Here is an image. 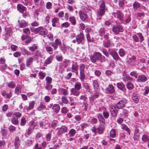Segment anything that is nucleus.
<instances>
[{
    "label": "nucleus",
    "instance_id": "obj_33",
    "mask_svg": "<svg viewBox=\"0 0 149 149\" xmlns=\"http://www.w3.org/2000/svg\"><path fill=\"white\" fill-rule=\"evenodd\" d=\"M122 129L126 131L129 134V135L130 134V130L128 128V127L125 124H122L121 125Z\"/></svg>",
    "mask_w": 149,
    "mask_h": 149
},
{
    "label": "nucleus",
    "instance_id": "obj_46",
    "mask_svg": "<svg viewBox=\"0 0 149 149\" xmlns=\"http://www.w3.org/2000/svg\"><path fill=\"white\" fill-rule=\"evenodd\" d=\"M126 86L128 89L129 90H131L134 88V86L133 84L129 82L126 84Z\"/></svg>",
    "mask_w": 149,
    "mask_h": 149
},
{
    "label": "nucleus",
    "instance_id": "obj_35",
    "mask_svg": "<svg viewBox=\"0 0 149 149\" xmlns=\"http://www.w3.org/2000/svg\"><path fill=\"white\" fill-rule=\"evenodd\" d=\"M102 108L104 110L103 112V114L104 117L106 119L108 118L109 116L108 112L106 110L105 107H103Z\"/></svg>",
    "mask_w": 149,
    "mask_h": 149
},
{
    "label": "nucleus",
    "instance_id": "obj_61",
    "mask_svg": "<svg viewBox=\"0 0 149 149\" xmlns=\"http://www.w3.org/2000/svg\"><path fill=\"white\" fill-rule=\"evenodd\" d=\"M61 100L62 102L65 104H67L68 103V101L67 100L66 97L65 96H63L61 97Z\"/></svg>",
    "mask_w": 149,
    "mask_h": 149
},
{
    "label": "nucleus",
    "instance_id": "obj_45",
    "mask_svg": "<svg viewBox=\"0 0 149 149\" xmlns=\"http://www.w3.org/2000/svg\"><path fill=\"white\" fill-rule=\"evenodd\" d=\"M6 84L8 87L11 88H14L15 86V85L14 84V83L13 81L7 83Z\"/></svg>",
    "mask_w": 149,
    "mask_h": 149
},
{
    "label": "nucleus",
    "instance_id": "obj_16",
    "mask_svg": "<svg viewBox=\"0 0 149 149\" xmlns=\"http://www.w3.org/2000/svg\"><path fill=\"white\" fill-rule=\"evenodd\" d=\"M52 109L56 113H58L60 110V106L58 104H54L52 107Z\"/></svg>",
    "mask_w": 149,
    "mask_h": 149
},
{
    "label": "nucleus",
    "instance_id": "obj_44",
    "mask_svg": "<svg viewBox=\"0 0 149 149\" xmlns=\"http://www.w3.org/2000/svg\"><path fill=\"white\" fill-rule=\"evenodd\" d=\"M83 87L86 90H88L89 92H90L91 91V89L90 88V87L88 86V84L87 83H84L82 84Z\"/></svg>",
    "mask_w": 149,
    "mask_h": 149
},
{
    "label": "nucleus",
    "instance_id": "obj_11",
    "mask_svg": "<svg viewBox=\"0 0 149 149\" xmlns=\"http://www.w3.org/2000/svg\"><path fill=\"white\" fill-rule=\"evenodd\" d=\"M80 18L83 21H86L88 19L87 14L84 12L80 10L79 12Z\"/></svg>",
    "mask_w": 149,
    "mask_h": 149
},
{
    "label": "nucleus",
    "instance_id": "obj_53",
    "mask_svg": "<svg viewBox=\"0 0 149 149\" xmlns=\"http://www.w3.org/2000/svg\"><path fill=\"white\" fill-rule=\"evenodd\" d=\"M86 37L87 39V41L89 42H93V39H91L90 36V35L88 33L86 34Z\"/></svg>",
    "mask_w": 149,
    "mask_h": 149
},
{
    "label": "nucleus",
    "instance_id": "obj_13",
    "mask_svg": "<svg viewBox=\"0 0 149 149\" xmlns=\"http://www.w3.org/2000/svg\"><path fill=\"white\" fill-rule=\"evenodd\" d=\"M106 92L107 93L111 94L115 92V89L113 86L111 85H109L106 89Z\"/></svg>",
    "mask_w": 149,
    "mask_h": 149
},
{
    "label": "nucleus",
    "instance_id": "obj_21",
    "mask_svg": "<svg viewBox=\"0 0 149 149\" xmlns=\"http://www.w3.org/2000/svg\"><path fill=\"white\" fill-rule=\"evenodd\" d=\"M22 87L20 85H17L15 89V93L17 95H19L21 92Z\"/></svg>",
    "mask_w": 149,
    "mask_h": 149
},
{
    "label": "nucleus",
    "instance_id": "obj_7",
    "mask_svg": "<svg viewBox=\"0 0 149 149\" xmlns=\"http://www.w3.org/2000/svg\"><path fill=\"white\" fill-rule=\"evenodd\" d=\"M112 30L116 34H117L119 32H122L123 31V29L122 26L119 25L113 26L112 28Z\"/></svg>",
    "mask_w": 149,
    "mask_h": 149
},
{
    "label": "nucleus",
    "instance_id": "obj_64",
    "mask_svg": "<svg viewBox=\"0 0 149 149\" xmlns=\"http://www.w3.org/2000/svg\"><path fill=\"white\" fill-rule=\"evenodd\" d=\"M9 130L10 132H13L15 131L16 128L12 125H10Z\"/></svg>",
    "mask_w": 149,
    "mask_h": 149
},
{
    "label": "nucleus",
    "instance_id": "obj_1",
    "mask_svg": "<svg viewBox=\"0 0 149 149\" xmlns=\"http://www.w3.org/2000/svg\"><path fill=\"white\" fill-rule=\"evenodd\" d=\"M90 59L93 63H95L97 61H100L101 62H105V57L102 56V54L99 52H97L91 55Z\"/></svg>",
    "mask_w": 149,
    "mask_h": 149
},
{
    "label": "nucleus",
    "instance_id": "obj_41",
    "mask_svg": "<svg viewBox=\"0 0 149 149\" xmlns=\"http://www.w3.org/2000/svg\"><path fill=\"white\" fill-rule=\"evenodd\" d=\"M69 21L71 22L72 24L75 25L76 24V19L74 17H70L69 18Z\"/></svg>",
    "mask_w": 149,
    "mask_h": 149
},
{
    "label": "nucleus",
    "instance_id": "obj_20",
    "mask_svg": "<svg viewBox=\"0 0 149 149\" xmlns=\"http://www.w3.org/2000/svg\"><path fill=\"white\" fill-rule=\"evenodd\" d=\"M93 86L94 90L98 91L99 89L98 81L97 80H94L93 81Z\"/></svg>",
    "mask_w": 149,
    "mask_h": 149
},
{
    "label": "nucleus",
    "instance_id": "obj_12",
    "mask_svg": "<svg viewBox=\"0 0 149 149\" xmlns=\"http://www.w3.org/2000/svg\"><path fill=\"white\" fill-rule=\"evenodd\" d=\"M147 77L144 74L139 75L138 77L137 81L138 82L144 83L147 80Z\"/></svg>",
    "mask_w": 149,
    "mask_h": 149
},
{
    "label": "nucleus",
    "instance_id": "obj_14",
    "mask_svg": "<svg viewBox=\"0 0 149 149\" xmlns=\"http://www.w3.org/2000/svg\"><path fill=\"white\" fill-rule=\"evenodd\" d=\"M110 111L111 114L112 116L114 117H117L118 111L116 109L114 106H111Z\"/></svg>",
    "mask_w": 149,
    "mask_h": 149
},
{
    "label": "nucleus",
    "instance_id": "obj_23",
    "mask_svg": "<svg viewBox=\"0 0 149 149\" xmlns=\"http://www.w3.org/2000/svg\"><path fill=\"white\" fill-rule=\"evenodd\" d=\"M5 30L6 31V36L7 38L10 36L12 33L11 29L10 28H6Z\"/></svg>",
    "mask_w": 149,
    "mask_h": 149
},
{
    "label": "nucleus",
    "instance_id": "obj_63",
    "mask_svg": "<svg viewBox=\"0 0 149 149\" xmlns=\"http://www.w3.org/2000/svg\"><path fill=\"white\" fill-rule=\"evenodd\" d=\"M36 56L40 57H42V52L39 50H37L36 52Z\"/></svg>",
    "mask_w": 149,
    "mask_h": 149
},
{
    "label": "nucleus",
    "instance_id": "obj_9",
    "mask_svg": "<svg viewBox=\"0 0 149 149\" xmlns=\"http://www.w3.org/2000/svg\"><path fill=\"white\" fill-rule=\"evenodd\" d=\"M84 35L82 33L80 32L76 37V41L77 44L81 43L84 40Z\"/></svg>",
    "mask_w": 149,
    "mask_h": 149
},
{
    "label": "nucleus",
    "instance_id": "obj_4",
    "mask_svg": "<svg viewBox=\"0 0 149 149\" xmlns=\"http://www.w3.org/2000/svg\"><path fill=\"white\" fill-rule=\"evenodd\" d=\"M34 32L35 33H38L41 35H46L47 33V31L46 29L42 26H40L36 29Z\"/></svg>",
    "mask_w": 149,
    "mask_h": 149
},
{
    "label": "nucleus",
    "instance_id": "obj_37",
    "mask_svg": "<svg viewBox=\"0 0 149 149\" xmlns=\"http://www.w3.org/2000/svg\"><path fill=\"white\" fill-rule=\"evenodd\" d=\"M142 140L144 142L149 143V136L146 135H143L142 138Z\"/></svg>",
    "mask_w": 149,
    "mask_h": 149
},
{
    "label": "nucleus",
    "instance_id": "obj_38",
    "mask_svg": "<svg viewBox=\"0 0 149 149\" xmlns=\"http://www.w3.org/2000/svg\"><path fill=\"white\" fill-rule=\"evenodd\" d=\"M53 58V57L52 56H50L44 62L45 64L47 65L51 63L52 62Z\"/></svg>",
    "mask_w": 149,
    "mask_h": 149
},
{
    "label": "nucleus",
    "instance_id": "obj_43",
    "mask_svg": "<svg viewBox=\"0 0 149 149\" xmlns=\"http://www.w3.org/2000/svg\"><path fill=\"white\" fill-rule=\"evenodd\" d=\"M80 74L79 77L81 81H84L85 77V72H80Z\"/></svg>",
    "mask_w": 149,
    "mask_h": 149
},
{
    "label": "nucleus",
    "instance_id": "obj_56",
    "mask_svg": "<svg viewBox=\"0 0 149 149\" xmlns=\"http://www.w3.org/2000/svg\"><path fill=\"white\" fill-rule=\"evenodd\" d=\"M110 136L111 137H114L115 136L116 134L115 130L114 129L112 130L110 132Z\"/></svg>",
    "mask_w": 149,
    "mask_h": 149
},
{
    "label": "nucleus",
    "instance_id": "obj_47",
    "mask_svg": "<svg viewBox=\"0 0 149 149\" xmlns=\"http://www.w3.org/2000/svg\"><path fill=\"white\" fill-rule=\"evenodd\" d=\"M118 53L120 56L122 57H123L125 55V51L123 49H120Z\"/></svg>",
    "mask_w": 149,
    "mask_h": 149
},
{
    "label": "nucleus",
    "instance_id": "obj_34",
    "mask_svg": "<svg viewBox=\"0 0 149 149\" xmlns=\"http://www.w3.org/2000/svg\"><path fill=\"white\" fill-rule=\"evenodd\" d=\"M105 29L104 27H101L98 30L99 34L100 36H102L105 34Z\"/></svg>",
    "mask_w": 149,
    "mask_h": 149
},
{
    "label": "nucleus",
    "instance_id": "obj_51",
    "mask_svg": "<svg viewBox=\"0 0 149 149\" xmlns=\"http://www.w3.org/2000/svg\"><path fill=\"white\" fill-rule=\"evenodd\" d=\"M133 7L134 9H137L140 7V4L137 2H135L133 4Z\"/></svg>",
    "mask_w": 149,
    "mask_h": 149
},
{
    "label": "nucleus",
    "instance_id": "obj_10",
    "mask_svg": "<svg viewBox=\"0 0 149 149\" xmlns=\"http://www.w3.org/2000/svg\"><path fill=\"white\" fill-rule=\"evenodd\" d=\"M13 116H15L16 117H20L21 116V114L19 112H13L12 111L8 112L6 114V116L8 117H10Z\"/></svg>",
    "mask_w": 149,
    "mask_h": 149
},
{
    "label": "nucleus",
    "instance_id": "obj_28",
    "mask_svg": "<svg viewBox=\"0 0 149 149\" xmlns=\"http://www.w3.org/2000/svg\"><path fill=\"white\" fill-rule=\"evenodd\" d=\"M117 84L118 88L120 90L124 91L126 89L124 85L122 82L118 83Z\"/></svg>",
    "mask_w": 149,
    "mask_h": 149
},
{
    "label": "nucleus",
    "instance_id": "obj_6",
    "mask_svg": "<svg viewBox=\"0 0 149 149\" xmlns=\"http://www.w3.org/2000/svg\"><path fill=\"white\" fill-rule=\"evenodd\" d=\"M127 102V100L125 99H124L120 100L116 104V106L118 109H122L125 107Z\"/></svg>",
    "mask_w": 149,
    "mask_h": 149
},
{
    "label": "nucleus",
    "instance_id": "obj_2",
    "mask_svg": "<svg viewBox=\"0 0 149 149\" xmlns=\"http://www.w3.org/2000/svg\"><path fill=\"white\" fill-rule=\"evenodd\" d=\"M105 9V3L104 1L102 0L100 6V8L97 11V15L100 16L102 17L104 14Z\"/></svg>",
    "mask_w": 149,
    "mask_h": 149
},
{
    "label": "nucleus",
    "instance_id": "obj_48",
    "mask_svg": "<svg viewBox=\"0 0 149 149\" xmlns=\"http://www.w3.org/2000/svg\"><path fill=\"white\" fill-rule=\"evenodd\" d=\"M60 130L63 133H65L67 132L68 128L65 126H62L61 127Z\"/></svg>",
    "mask_w": 149,
    "mask_h": 149
},
{
    "label": "nucleus",
    "instance_id": "obj_50",
    "mask_svg": "<svg viewBox=\"0 0 149 149\" xmlns=\"http://www.w3.org/2000/svg\"><path fill=\"white\" fill-rule=\"evenodd\" d=\"M132 98L133 101L136 103H137L139 101V99L137 97L132 95Z\"/></svg>",
    "mask_w": 149,
    "mask_h": 149
},
{
    "label": "nucleus",
    "instance_id": "obj_36",
    "mask_svg": "<svg viewBox=\"0 0 149 149\" xmlns=\"http://www.w3.org/2000/svg\"><path fill=\"white\" fill-rule=\"evenodd\" d=\"M81 85L80 83L77 82L75 84L74 88L79 90L81 88Z\"/></svg>",
    "mask_w": 149,
    "mask_h": 149
},
{
    "label": "nucleus",
    "instance_id": "obj_32",
    "mask_svg": "<svg viewBox=\"0 0 149 149\" xmlns=\"http://www.w3.org/2000/svg\"><path fill=\"white\" fill-rule=\"evenodd\" d=\"M99 96V93L96 92L93 94L90 99V101L91 102H93L94 100L97 98Z\"/></svg>",
    "mask_w": 149,
    "mask_h": 149
},
{
    "label": "nucleus",
    "instance_id": "obj_59",
    "mask_svg": "<svg viewBox=\"0 0 149 149\" xmlns=\"http://www.w3.org/2000/svg\"><path fill=\"white\" fill-rule=\"evenodd\" d=\"M68 111V110L65 107H63L61 109V112L62 113L65 114Z\"/></svg>",
    "mask_w": 149,
    "mask_h": 149
},
{
    "label": "nucleus",
    "instance_id": "obj_26",
    "mask_svg": "<svg viewBox=\"0 0 149 149\" xmlns=\"http://www.w3.org/2000/svg\"><path fill=\"white\" fill-rule=\"evenodd\" d=\"M46 108L45 104L43 102H41L39 106L37 108L38 110L41 111L43 109H45Z\"/></svg>",
    "mask_w": 149,
    "mask_h": 149
},
{
    "label": "nucleus",
    "instance_id": "obj_5",
    "mask_svg": "<svg viewBox=\"0 0 149 149\" xmlns=\"http://www.w3.org/2000/svg\"><path fill=\"white\" fill-rule=\"evenodd\" d=\"M112 14L115 17H117V19L120 22H123L124 21V15L122 12L119 10H117L116 12L113 13Z\"/></svg>",
    "mask_w": 149,
    "mask_h": 149
},
{
    "label": "nucleus",
    "instance_id": "obj_49",
    "mask_svg": "<svg viewBox=\"0 0 149 149\" xmlns=\"http://www.w3.org/2000/svg\"><path fill=\"white\" fill-rule=\"evenodd\" d=\"M45 80L46 81V84H51L52 82V79L51 77L47 76L46 77Z\"/></svg>",
    "mask_w": 149,
    "mask_h": 149
},
{
    "label": "nucleus",
    "instance_id": "obj_18",
    "mask_svg": "<svg viewBox=\"0 0 149 149\" xmlns=\"http://www.w3.org/2000/svg\"><path fill=\"white\" fill-rule=\"evenodd\" d=\"M79 91L74 88H72L71 89L70 92L72 95L74 96H78L80 94V92Z\"/></svg>",
    "mask_w": 149,
    "mask_h": 149
},
{
    "label": "nucleus",
    "instance_id": "obj_8",
    "mask_svg": "<svg viewBox=\"0 0 149 149\" xmlns=\"http://www.w3.org/2000/svg\"><path fill=\"white\" fill-rule=\"evenodd\" d=\"M108 51L109 53L112 56L115 60H118V59H121L119 57L118 53L116 52L111 49H109Z\"/></svg>",
    "mask_w": 149,
    "mask_h": 149
},
{
    "label": "nucleus",
    "instance_id": "obj_31",
    "mask_svg": "<svg viewBox=\"0 0 149 149\" xmlns=\"http://www.w3.org/2000/svg\"><path fill=\"white\" fill-rule=\"evenodd\" d=\"M38 48V46L36 44H33L32 46L29 47V50L32 52H34Z\"/></svg>",
    "mask_w": 149,
    "mask_h": 149
},
{
    "label": "nucleus",
    "instance_id": "obj_62",
    "mask_svg": "<svg viewBox=\"0 0 149 149\" xmlns=\"http://www.w3.org/2000/svg\"><path fill=\"white\" fill-rule=\"evenodd\" d=\"M26 123V121L24 117H22L21 119V122L20 124V125L22 126H24L25 125Z\"/></svg>",
    "mask_w": 149,
    "mask_h": 149
},
{
    "label": "nucleus",
    "instance_id": "obj_30",
    "mask_svg": "<svg viewBox=\"0 0 149 149\" xmlns=\"http://www.w3.org/2000/svg\"><path fill=\"white\" fill-rule=\"evenodd\" d=\"M52 26L53 27H56L57 24L59 22V19L57 18H54L52 20Z\"/></svg>",
    "mask_w": 149,
    "mask_h": 149
},
{
    "label": "nucleus",
    "instance_id": "obj_42",
    "mask_svg": "<svg viewBox=\"0 0 149 149\" xmlns=\"http://www.w3.org/2000/svg\"><path fill=\"white\" fill-rule=\"evenodd\" d=\"M76 133L75 130L73 129H71L69 131L68 134L70 137H72L74 136Z\"/></svg>",
    "mask_w": 149,
    "mask_h": 149
},
{
    "label": "nucleus",
    "instance_id": "obj_17",
    "mask_svg": "<svg viewBox=\"0 0 149 149\" xmlns=\"http://www.w3.org/2000/svg\"><path fill=\"white\" fill-rule=\"evenodd\" d=\"M18 22L19 23V27L21 28L27 26V23L25 20H22L20 21L19 20H18Z\"/></svg>",
    "mask_w": 149,
    "mask_h": 149
},
{
    "label": "nucleus",
    "instance_id": "obj_19",
    "mask_svg": "<svg viewBox=\"0 0 149 149\" xmlns=\"http://www.w3.org/2000/svg\"><path fill=\"white\" fill-rule=\"evenodd\" d=\"M58 91L60 94H63L64 95H66L68 94V91L65 89L63 88H59Z\"/></svg>",
    "mask_w": 149,
    "mask_h": 149
},
{
    "label": "nucleus",
    "instance_id": "obj_29",
    "mask_svg": "<svg viewBox=\"0 0 149 149\" xmlns=\"http://www.w3.org/2000/svg\"><path fill=\"white\" fill-rule=\"evenodd\" d=\"M104 125L103 124H102L99 125V127L97 128L99 133L100 134H102L103 133L104 128Z\"/></svg>",
    "mask_w": 149,
    "mask_h": 149
},
{
    "label": "nucleus",
    "instance_id": "obj_39",
    "mask_svg": "<svg viewBox=\"0 0 149 149\" xmlns=\"http://www.w3.org/2000/svg\"><path fill=\"white\" fill-rule=\"evenodd\" d=\"M33 58L32 57H30L27 59L26 65L27 67H29L31 64L33 62Z\"/></svg>",
    "mask_w": 149,
    "mask_h": 149
},
{
    "label": "nucleus",
    "instance_id": "obj_25",
    "mask_svg": "<svg viewBox=\"0 0 149 149\" xmlns=\"http://www.w3.org/2000/svg\"><path fill=\"white\" fill-rule=\"evenodd\" d=\"M19 117H16L14 116L11 119V121L12 123L14 125H18L19 123V120L18 118Z\"/></svg>",
    "mask_w": 149,
    "mask_h": 149
},
{
    "label": "nucleus",
    "instance_id": "obj_15",
    "mask_svg": "<svg viewBox=\"0 0 149 149\" xmlns=\"http://www.w3.org/2000/svg\"><path fill=\"white\" fill-rule=\"evenodd\" d=\"M17 10L22 13H23L24 11L26 10V8L21 4H18L17 6Z\"/></svg>",
    "mask_w": 149,
    "mask_h": 149
},
{
    "label": "nucleus",
    "instance_id": "obj_57",
    "mask_svg": "<svg viewBox=\"0 0 149 149\" xmlns=\"http://www.w3.org/2000/svg\"><path fill=\"white\" fill-rule=\"evenodd\" d=\"M45 48L46 51L48 52H52L53 51V48L49 45H47Z\"/></svg>",
    "mask_w": 149,
    "mask_h": 149
},
{
    "label": "nucleus",
    "instance_id": "obj_40",
    "mask_svg": "<svg viewBox=\"0 0 149 149\" xmlns=\"http://www.w3.org/2000/svg\"><path fill=\"white\" fill-rule=\"evenodd\" d=\"M35 105L34 102L33 101H31L29 103V106L28 108L27 109V111L31 110L33 108V107Z\"/></svg>",
    "mask_w": 149,
    "mask_h": 149
},
{
    "label": "nucleus",
    "instance_id": "obj_60",
    "mask_svg": "<svg viewBox=\"0 0 149 149\" xmlns=\"http://www.w3.org/2000/svg\"><path fill=\"white\" fill-rule=\"evenodd\" d=\"M102 52L103 54L107 57H109V55L108 52L107 51L106 49H102Z\"/></svg>",
    "mask_w": 149,
    "mask_h": 149
},
{
    "label": "nucleus",
    "instance_id": "obj_24",
    "mask_svg": "<svg viewBox=\"0 0 149 149\" xmlns=\"http://www.w3.org/2000/svg\"><path fill=\"white\" fill-rule=\"evenodd\" d=\"M97 117L100 121V123L104 125L105 123L104 122V120L102 114L101 113H99Z\"/></svg>",
    "mask_w": 149,
    "mask_h": 149
},
{
    "label": "nucleus",
    "instance_id": "obj_3",
    "mask_svg": "<svg viewBox=\"0 0 149 149\" xmlns=\"http://www.w3.org/2000/svg\"><path fill=\"white\" fill-rule=\"evenodd\" d=\"M127 62L130 66H135L138 65V63L136 60V57L132 56L127 59Z\"/></svg>",
    "mask_w": 149,
    "mask_h": 149
},
{
    "label": "nucleus",
    "instance_id": "obj_55",
    "mask_svg": "<svg viewBox=\"0 0 149 149\" xmlns=\"http://www.w3.org/2000/svg\"><path fill=\"white\" fill-rule=\"evenodd\" d=\"M85 68V65L81 64L79 67V72H85L84 70Z\"/></svg>",
    "mask_w": 149,
    "mask_h": 149
},
{
    "label": "nucleus",
    "instance_id": "obj_54",
    "mask_svg": "<svg viewBox=\"0 0 149 149\" xmlns=\"http://www.w3.org/2000/svg\"><path fill=\"white\" fill-rule=\"evenodd\" d=\"M38 75L40 77V78L42 79H43L45 76V73L42 71L39 72Z\"/></svg>",
    "mask_w": 149,
    "mask_h": 149
},
{
    "label": "nucleus",
    "instance_id": "obj_22",
    "mask_svg": "<svg viewBox=\"0 0 149 149\" xmlns=\"http://www.w3.org/2000/svg\"><path fill=\"white\" fill-rule=\"evenodd\" d=\"M123 80L125 81H132V78L129 75L126 74L123 75Z\"/></svg>",
    "mask_w": 149,
    "mask_h": 149
},
{
    "label": "nucleus",
    "instance_id": "obj_52",
    "mask_svg": "<svg viewBox=\"0 0 149 149\" xmlns=\"http://www.w3.org/2000/svg\"><path fill=\"white\" fill-rule=\"evenodd\" d=\"M72 72H75V71H78V67L77 65L73 64L72 66Z\"/></svg>",
    "mask_w": 149,
    "mask_h": 149
},
{
    "label": "nucleus",
    "instance_id": "obj_27",
    "mask_svg": "<svg viewBox=\"0 0 149 149\" xmlns=\"http://www.w3.org/2000/svg\"><path fill=\"white\" fill-rule=\"evenodd\" d=\"M15 145L16 148H17L20 145V140L18 136H16L15 139Z\"/></svg>",
    "mask_w": 149,
    "mask_h": 149
},
{
    "label": "nucleus",
    "instance_id": "obj_58",
    "mask_svg": "<svg viewBox=\"0 0 149 149\" xmlns=\"http://www.w3.org/2000/svg\"><path fill=\"white\" fill-rule=\"evenodd\" d=\"M144 90L145 92L143 93V95H146L148 94L149 92V87L148 86L145 87L144 88Z\"/></svg>",
    "mask_w": 149,
    "mask_h": 149
}]
</instances>
